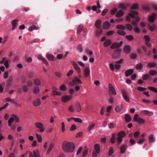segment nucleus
Returning <instances> with one entry per match:
<instances>
[{
	"label": "nucleus",
	"mask_w": 157,
	"mask_h": 157,
	"mask_svg": "<svg viewBox=\"0 0 157 157\" xmlns=\"http://www.w3.org/2000/svg\"><path fill=\"white\" fill-rule=\"evenodd\" d=\"M138 12L136 11H133L128 13V14L131 17L134 18L135 17V15H137Z\"/></svg>",
	"instance_id": "obj_37"
},
{
	"label": "nucleus",
	"mask_w": 157,
	"mask_h": 157,
	"mask_svg": "<svg viewBox=\"0 0 157 157\" xmlns=\"http://www.w3.org/2000/svg\"><path fill=\"white\" fill-rule=\"evenodd\" d=\"M47 58L50 60L53 61L54 60V56L51 54H47L46 55Z\"/></svg>",
	"instance_id": "obj_35"
},
{
	"label": "nucleus",
	"mask_w": 157,
	"mask_h": 157,
	"mask_svg": "<svg viewBox=\"0 0 157 157\" xmlns=\"http://www.w3.org/2000/svg\"><path fill=\"white\" fill-rule=\"evenodd\" d=\"M85 52L88 55H89L90 56H92L93 54V52L90 51L89 49H86L85 50Z\"/></svg>",
	"instance_id": "obj_53"
},
{
	"label": "nucleus",
	"mask_w": 157,
	"mask_h": 157,
	"mask_svg": "<svg viewBox=\"0 0 157 157\" xmlns=\"http://www.w3.org/2000/svg\"><path fill=\"white\" fill-rule=\"evenodd\" d=\"M73 73V71L72 70H71L68 71L67 73V75L68 77H69Z\"/></svg>",
	"instance_id": "obj_64"
},
{
	"label": "nucleus",
	"mask_w": 157,
	"mask_h": 157,
	"mask_svg": "<svg viewBox=\"0 0 157 157\" xmlns=\"http://www.w3.org/2000/svg\"><path fill=\"white\" fill-rule=\"evenodd\" d=\"M101 8V6L99 2H98L97 3V6H94L92 7V10L94 11H97V13H100L101 12V10H100Z\"/></svg>",
	"instance_id": "obj_10"
},
{
	"label": "nucleus",
	"mask_w": 157,
	"mask_h": 157,
	"mask_svg": "<svg viewBox=\"0 0 157 157\" xmlns=\"http://www.w3.org/2000/svg\"><path fill=\"white\" fill-rule=\"evenodd\" d=\"M83 28V26L82 25H80L78 28L77 33H80L82 31Z\"/></svg>",
	"instance_id": "obj_48"
},
{
	"label": "nucleus",
	"mask_w": 157,
	"mask_h": 157,
	"mask_svg": "<svg viewBox=\"0 0 157 157\" xmlns=\"http://www.w3.org/2000/svg\"><path fill=\"white\" fill-rule=\"evenodd\" d=\"M133 72V70L132 69H129L125 72V75L126 77H128Z\"/></svg>",
	"instance_id": "obj_25"
},
{
	"label": "nucleus",
	"mask_w": 157,
	"mask_h": 157,
	"mask_svg": "<svg viewBox=\"0 0 157 157\" xmlns=\"http://www.w3.org/2000/svg\"><path fill=\"white\" fill-rule=\"evenodd\" d=\"M141 113L143 115H147L149 116H151L153 115V112L146 110L141 111Z\"/></svg>",
	"instance_id": "obj_13"
},
{
	"label": "nucleus",
	"mask_w": 157,
	"mask_h": 157,
	"mask_svg": "<svg viewBox=\"0 0 157 157\" xmlns=\"http://www.w3.org/2000/svg\"><path fill=\"white\" fill-rule=\"evenodd\" d=\"M123 106L122 105H118L115 107V110L117 112L119 113L123 109Z\"/></svg>",
	"instance_id": "obj_22"
},
{
	"label": "nucleus",
	"mask_w": 157,
	"mask_h": 157,
	"mask_svg": "<svg viewBox=\"0 0 157 157\" xmlns=\"http://www.w3.org/2000/svg\"><path fill=\"white\" fill-rule=\"evenodd\" d=\"M157 71L154 70H151L149 71V74L151 75H156Z\"/></svg>",
	"instance_id": "obj_52"
},
{
	"label": "nucleus",
	"mask_w": 157,
	"mask_h": 157,
	"mask_svg": "<svg viewBox=\"0 0 157 157\" xmlns=\"http://www.w3.org/2000/svg\"><path fill=\"white\" fill-rule=\"evenodd\" d=\"M71 96H63L61 98L62 101L63 102L65 103L71 99Z\"/></svg>",
	"instance_id": "obj_16"
},
{
	"label": "nucleus",
	"mask_w": 157,
	"mask_h": 157,
	"mask_svg": "<svg viewBox=\"0 0 157 157\" xmlns=\"http://www.w3.org/2000/svg\"><path fill=\"white\" fill-rule=\"evenodd\" d=\"M156 65V64L154 62H150L148 63L147 66L149 68L154 67Z\"/></svg>",
	"instance_id": "obj_43"
},
{
	"label": "nucleus",
	"mask_w": 157,
	"mask_h": 157,
	"mask_svg": "<svg viewBox=\"0 0 157 157\" xmlns=\"http://www.w3.org/2000/svg\"><path fill=\"white\" fill-rule=\"evenodd\" d=\"M126 135V133L125 132L122 131L119 132L117 134V143L119 145L122 141V138L124 137Z\"/></svg>",
	"instance_id": "obj_2"
},
{
	"label": "nucleus",
	"mask_w": 157,
	"mask_h": 157,
	"mask_svg": "<svg viewBox=\"0 0 157 157\" xmlns=\"http://www.w3.org/2000/svg\"><path fill=\"white\" fill-rule=\"evenodd\" d=\"M71 62L75 69L77 71V72L78 73H80L81 72V69L76 63L74 61H72Z\"/></svg>",
	"instance_id": "obj_8"
},
{
	"label": "nucleus",
	"mask_w": 157,
	"mask_h": 157,
	"mask_svg": "<svg viewBox=\"0 0 157 157\" xmlns=\"http://www.w3.org/2000/svg\"><path fill=\"white\" fill-rule=\"evenodd\" d=\"M126 38L128 40L131 41L134 39V37L132 35H127L126 36Z\"/></svg>",
	"instance_id": "obj_54"
},
{
	"label": "nucleus",
	"mask_w": 157,
	"mask_h": 157,
	"mask_svg": "<svg viewBox=\"0 0 157 157\" xmlns=\"http://www.w3.org/2000/svg\"><path fill=\"white\" fill-rule=\"evenodd\" d=\"M4 63V64L6 68H8L9 65L8 64V61L6 59L5 57H3L2 60L0 61V64Z\"/></svg>",
	"instance_id": "obj_12"
},
{
	"label": "nucleus",
	"mask_w": 157,
	"mask_h": 157,
	"mask_svg": "<svg viewBox=\"0 0 157 157\" xmlns=\"http://www.w3.org/2000/svg\"><path fill=\"white\" fill-rule=\"evenodd\" d=\"M115 134H113L112 135V137L110 139V141L112 144H114L115 143Z\"/></svg>",
	"instance_id": "obj_42"
},
{
	"label": "nucleus",
	"mask_w": 157,
	"mask_h": 157,
	"mask_svg": "<svg viewBox=\"0 0 157 157\" xmlns=\"http://www.w3.org/2000/svg\"><path fill=\"white\" fill-rule=\"evenodd\" d=\"M90 71L89 67H86L84 70V75L85 77H87L90 75Z\"/></svg>",
	"instance_id": "obj_19"
},
{
	"label": "nucleus",
	"mask_w": 157,
	"mask_h": 157,
	"mask_svg": "<svg viewBox=\"0 0 157 157\" xmlns=\"http://www.w3.org/2000/svg\"><path fill=\"white\" fill-rule=\"evenodd\" d=\"M124 14V13L123 11L121 10H120L116 13V17H119L122 16Z\"/></svg>",
	"instance_id": "obj_26"
},
{
	"label": "nucleus",
	"mask_w": 157,
	"mask_h": 157,
	"mask_svg": "<svg viewBox=\"0 0 157 157\" xmlns=\"http://www.w3.org/2000/svg\"><path fill=\"white\" fill-rule=\"evenodd\" d=\"M11 116L13 117L14 120L16 123H18L20 121V119L19 117L16 114H13L11 115Z\"/></svg>",
	"instance_id": "obj_29"
},
{
	"label": "nucleus",
	"mask_w": 157,
	"mask_h": 157,
	"mask_svg": "<svg viewBox=\"0 0 157 157\" xmlns=\"http://www.w3.org/2000/svg\"><path fill=\"white\" fill-rule=\"evenodd\" d=\"M121 50L120 49H117L116 50L112 55L113 58L114 59H117L120 58L121 56Z\"/></svg>",
	"instance_id": "obj_5"
},
{
	"label": "nucleus",
	"mask_w": 157,
	"mask_h": 157,
	"mask_svg": "<svg viewBox=\"0 0 157 157\" xmlns=\"http://www.w3.org/2000/svg\"><path fill=\"white\" fill-rule=\"evenodd\" d=\"M130 3L124 4L123 3H120L119 4V7L122 9L125 10L128 6H130Z\"/></svg>",
	"instance_id": "obj_15"
},
{
	"label": "nucleus",
	"mask_w": 157,
	"mask_h": 157,
	"mask_svg": "<svg viewBox=\"0 0 157 157\" xmlns=\"http://www.w3.org/2000/svg\"><path fill=\"white\" fill-rule=\"evenodd\" d=\"M143 66V64L142 63H138L136 65V68L137 69H140L142 68Z\"/></svg>",
	"instance_id": "obj_57"
},
{
	"label": "nucleus",
	"mask_w": 157,
	"mask_h": 157,
	"mask_svg": "<svg viewBox=\"0 0 157 157\" xmlns=\"http://www.w3.org/2000/svg\"><path fill=\"white\" fill-rule=\"evenodd\" d=\"M123 97L125 101L128 102H130V99L129 98V94L128 91L124 90H122Z\"/></svg>",
	"instance_id": "obj_6"
},
{
	"label": "nucleus",
	"mask_w": 157,
	"mask_h": 157,
	"mask_svg": "<svg viewBox=\"0 0 157 157\" xmlns=\"http://www.w3.org/2000/svg\"><path fill=\"white\" fill-rule=\"evenodd\" d=\"M125 26L126 29L128 30L131 31L132 30L133 27L131 25L129 24H126Z\"/></svg>",
	"instance_id": "obj_46"
},
{
	"label": "nucleus",
	"mask_w": 157,
	"mask_h": 157,
	"mask_svg": "<svg viewBox=\"0 0 157 157\" xmlns=\"http://www.w3.org/2000/svg\"><path fill=\"white\" fill-rule=\"evenodd\" d=\"M126 147L124 145H122L121 148L120 152L121 153H124L126 151Z\"/></svg>",
	"instance_id": "obj_44"
},
{
	"label": "nucleus",
	"mask_w": 157,
	"mask_h": 157,
	"mask_svg": "<svg viewBox=\"0 0 157 157\" xmlns=\"http://www.w3.org/2000/svg\"><path fill=\"white\" fill-rule=\"evenodd\" d=\"M34 84L37 85H39L40 84V81L39 79H36L34 80Z\"/></svg>",
	"instance_id": "obj_58"
},
{
	"label": "nucleus",
	"mask_w": 157,
	"mask_h": 157,
	"mask_svg": "<svg viewBox=\"0 0 157 157\" xmlns=\"http://www.w3.org/2000/svg\"><path fill=\"white\" fill-rule=\"evenodd\" d=\"M116 28L117 29H121L122 30H124L126 28L123 25H117Z\"/></svg>",
	"instance_id": "obj_39"
},
{
	"label": "nucleus",
	"mask_w": 157,
	"mask_h": 157,
	"mask_svg": "<svg viewBox=\"0 0 157 157\" xmlns=\"http://www.w3.org/2000/svg\"><path fill=\"white\" fill-rule=\"evenodd\" d=\"M18 21V20L17 19H15L12 21L11 24L12 25V30H14L16 27L17 26V23Z\"/></svg>",
	"instance_id": "obj_18"
},
{
	"label": "nucleus",
	"mask_w": 157,
	"mask_h": 157,
	"mask_svg": "<svg viewBox=\"0 0 157 157\" xmlns=\"http://www.w3.org/2000/svg\"><path fill=\"white\" fill-rule=\"evenodd\" d=\"M40 91V89L38 86H35L33 88V93L35 94H37Z\"/></svg>",
	"instance_id": "obj_32"
},
{
	"label": "nucleus",
	"mask_w": 157,
	"mask_h": 157,
	"mask_svg": "<svg viewBox=\"0 0 157 157\" xmlns=\"http://www.w3.org/2000/svg\"><path fill=\"white\" fill-rule=\"evenodd\" d=\"M37 57L39 60L42 61L46 65H49V63L47 60L41 55H39L37 56Z\"/></svg>",
	"instance_id": "obj_11"
},
{
	"label": "nucleus",
	"mask_w": 157,
	"mask_h": 157,
	"mask_svg": "<svg viewBox=\"0 0 157 157\" xmlns=\"http://www.w3.org/2000/svg\"><path fill=\"white\" fill-rule=\"evenodd\" d=\"M40 153L38 149L33 151V152H29V157H40L39 156Z\"/></svg>",
	"instance_id": "obj_7"
},
{
	"label": "nucleus",
	"mask_w": 157,
	"mask_h": 157,
	"mask_svg": "<svg viewBox=\"0 0 157 157\" xmlns=\"http://www.w3.org/2000/svg\"><path fill=\"white\" fill-rule=\"evenodd\" d=\"M88 151L87 149H86L83 151L82 156L83 157H85L87 154Z\"/></svg>",
	"instance_id": "obj_60"
},
{
	"label": "nucleus",
	"mask_w": 157,
	"mask_h": 157,
	"mask_svg": "<svg viewBox=\"0 0 157 157\" xmlns=\"http://www.w3.org/2000/svg\"><path fill=\"white\" fill-rule=\"evenodd\" d=\"M110 23L108 21L104 22L102 25L103 28L105 29H109L110 28Z\"/></svg>",
	"instance_id": "obj_14"
},
{
	"label": "nucleus",
	"mask_w": 157,
	"mask_h": 157,
	"mask_svg": "<svg viewBox=\"0 0 157 157\" xmlns=\"http://www.w3.org/2000/svg\"><path fill=\"white\" fill-rule=\"evenodd\" d=\"M136 89L137 90L140 91H144L146 89V88L139 86L136 87Z\"/></svg>",
	"instance_id": "obj_55"
},
{
	"label": "nucleus",
	"mask_w": 157,
	"mask_h": 157,
	"mask_svg": "<svg viewBox=\"0 0 157 157\" xmlns=\"http://www.w3.org/2000/svg\"><path fill=\"white\" fill-rule=\"evenodd\" d=\"M113 153V147H111L109 149V150L108 153L109 155H111Z\"/></svg>",
	"instance_id": "obj_63"
},
{
	"label": "nucleus",
	"mask_w": 157,
	"mask_h": 157,
	"mask_svg": "<svg viewBox=\"0 0 157 157\" xmlns=\"http://www.w3.org/2000/svg\"><path fill=\"white\" fill-rule=\"evenodd\" d=\"M38 29L39 28L38 27H36L35 25H32L29 28L28 30L30 32H32L34 30H38Z\"/></svg>",
	"instance_id": "obj_34"
},
{
	"label": "nucleus",
	"mask_w": 157,
	"mask_h": 157,
	"mask_svg": "<svg viewBox=\"0 0 157 157\" xmlns=\"http://www.w3.org/2000/svg\"><path fill=\"white\" fill-rule=\"evenodd\" d=\"M125 121L128 123L130 122L132 120V118L128 114H127L125 116Z\"/></svg>",
	"instance_id": "obj_30"
},
{
	"label": "nucleus",
	"mask_w": 157,
	"mask_h": 157,
	"mask_svg": "<svg viewBox=\"0 0 157 157\" xmlns=\"http://www.w3.org/2000/svg\"><path fill=\"white\" fill-rule=\"evenodd\" d=\"M133 120L135 122H137L139 124H144L145 123V120L139 117L138 114H137L134 116Z\"/></svg>",
	"instance_id": "obj_3"
},
{
	"label": "nucleus",
	"mask_w": 157,
	"mask_h": 157,
	"mask_svg": "<svg viewBox=\"0 0 157 157\" xmlns=\"http://www.w3.org/2000/svg\"><path fill=\"white\" fill-rule=\"evenodd\" d=\"M112 43L111 40L109 39L106 40L103 44V46L105 47H106L109 46Z\"/></svg>",
	"instance_id": "obj_21"
},
{
	"label": "nucleus",
	"mask_w": 157,
	"mask_h": 157,
	"mask_svg": "<svg viewBox=\"0 0 157 157\" xmlns=\"http://www.w3.org/2000/svg\"><path fill=\"white\" fill-rule=\"evenodd\" d=\"M62 148L64 152L71 153L74 150L75 146L73 143L65 141L62 144Z\"/></svg>",
	"instance_id": "obj_1"
},
{
	"label": "nucleus",
	"mask_w": 157,
	"mask_h": 157,
	"mask_svg": "<svg viewBox=\"0 0 157 157\" xmlns=\"http://www.w3.org/2000/svg\"><path fill=\"white\" fill-rule=\"evenodd\" d=\"M131 48L130 46L128 45H126L124 48V52L127 54L131 52Z\"/></svg>",
	"instance_id": "obj_17"
},
{
	"label": "nucleus",
	"mask_w": 157,
	"mask_h": 157,
	"mask_svg": "<svg viewBox=\"0 0 157 157\" xmlns=\"http://www.w3.org/2000/svg\"><path fill=\"white\" fill-rule=\"evenodd\" d=\"M156 16V14L153 13L152 16H149L148 18V21L151 22H153L154 21Z\"/></svg>",
	"instance_id": "obj_24"
},
{
	"label": "nucleus",
	"mask_w": 157,
	"mask_h": 157,
	"mask_svg": "<svg viewBox=\"0 0 157 157\" xmlns=\"http://www.w3.org/2000/svg\"><path fill=\"white\" fill-rule=\"evenodd\" d=\"M36 135L37 138L38 142H41L42 141V139L41 136L37 133L36 134Z\"/></svg>",
	"instance_id": "obj_45"
},
{
	"label": "nucleus",
	"mask_w": 157,
	"mask_h": 157,
	"mask_svg": "<svg viewBox=\"0 0 157 157\" xmlns=\"http://www.w3.org/2000/svg\"><path fill=\"white\" fill-rule=\"evenodd\" d=\"M52 93L53 96H60L62 95V93L60 92L57 91L56 90H53Z\"/></svg>",
	"instance_id": "obj_27"
},
{
	"label": "nucleus",
	"mask_w": 157,
	"mask_h": 157,
	"mask_svg": "<svg viewBox=\"0 0 157 157\" xmlns=\"http://www.w3.org/2000/svg\"><path fill=\"white\" fill-rule=\"evenodd\" d=\"M75 108L77 111L78 112H80L82 109V108L80 103L78 102L75 105Z\"/></svg>",
	"instance_id": "obj_36"
},
{
	"label": "nucleus",
	"mask_w": 157,
	"mask_h": 157,
	"mask_svg": "<svg viewBox=\"0 0 157 157\" xmlns=\"http://www.w3.org/2000/svg\"><path fill=\"white\" fill-rule=\"evenodd\" d=\"M41 104L40 99L39 98H37L33 102V105L35 106H39Z\"/></svg>",
	"instance_id": "obj_20"
},
{
	"label": "nucleus",
	"mask_w": 157,
	"mask_h": 157,
	"mask_svg": "<svg viewBox=\"0 0 157 157\" xmlns=\"http://www.w3.org/2000/svg\"><path fill=\"white\" fill-rule=\"evenodd\" d=\"M119 47L118 43L116 42H114L110 46V48L112 49H114Z\"/></svg>",
	"instance_id": "obj_38"
},
{
	"label": "nucleus",
	"mask_w": 157,
	"mask_h": 157,
	"mask_svg": "<svg viewBox=\"0 0 157 157\" xmlns=\"http://www.w3.org/2000/svg\"><path fill=\"white\" fill-rule=\"evenodd\" d=\"M71 118L76 122L80 123H82V120L81 118L76 117H72Z\"/></svg>",
	"instance_id": "obj_33"
},
{
	"label": "nucleus",
	"mask_w": 157,
	"mask_h": 157,
	"mask_svg": "<svg viewBox=\"0 0 157 157\" xmlns=\"http://www.w3.org/2000/svg\"><path fill=\"white\" fill-rule=\"evenodd\" d=\"M117 33L119 35L124 36L125 35V32L123 30H119L117 32Z\"/></svg>",
	"instance_id": "obj_41"
},
{
	"label": "nucleus",
	"mask_w": 157,
	"mask_h": 157,
	"mask_svg": "<svg viewBox=\"0 0 157 157\" xmlns=\"http://www.w3.org/2000/svg\"><path fill=\"white\" fill-rule=\"evenodd\" d=\"M14 121V119L13 117H11L10 118L8 121V125L9 126H11L12 123Z\"/></svg>",
	"instance_id": "obj_49"
},
{
	"label": "nucleus",
	"mask_w": 157,
	"mask_h": 157,
	"mask_svg": "<svg viewBox=\"0 0 157 157\" xmlns=\"http://www.w3.org/2000/svg\"><path fill=\"white\" fill-rule=\"evenodd\" d=\"M139 5L137 3H135L133 4L131 7V9H137L138 8Z\"/></svg>",
	"instance_id": "obj_51"
},
{
	"label": "nucleus",
	"mask_w": 157,
	"mask_h": 157,
	"mask_svg": "<svg viewBox=\"0 0 157 157\" xmlns=\"http://www.w3.org/2000/svg\"><path fill=\"white\" fill-rule=\"evenodd\" d=\"M94 148L95 151L97 152L98 153H99L100 149V145L99 144H96L94 146Z\"/></svg>",
	"instance_id": "obj_31"
},
{
	"label": "nucleus",
	"mask_w": 157,
	"mask_h": 157,
	"mask_svg": "<svg viewBox=\"0 0 157 157\" xmlns=\"http://www.w3.org/2000/svg\"><path fill=\"white\" fill-rule=\"evenodd\" d=\"M23 90L24 92H26L28 90V86L26 85H24L23 87Z\"/></svg>",
	"instance_id": "obj_61"
},
{
	"label": "nucleus",
	"mask_w": 157,
	"mask_h": 157,
	"mask_svg": "<svg viewBox=\"0 0 157 157\" xmlns=\"http://www.w3.org/2000/svg\"><path fill=\"white\" fill-rule=\"evenodd\" d=\"M54 147V145L52 144H50V146L48 149L47 152V154H49L50 152H51V151L52 150V149H53Z\"/></svg>",
	"instance_id": "obj_47"
},
{
	"label": "nucleus",
	"mask_w": 157,
	"mask_h": 157,
	"mask_svg": "<svg viewBox=\"0 0 157 157\" xmlns=\"http://www.w3.org/2000/svg\"><path fill=\"white\" fill-rule=\"evenodd\" d=\"M109 92H111L113 95H115L117 94V93L115 89L112 84H109Z\"/></svg>",
	"instance_id": "obj_9"
},
{
	"label": "nucleus",
	"mask_w": 157,
	"mask_h": 157,
	"mask_svg": "<svg viewBox=\"0 0 157 157\" xmlns=\"http://www.w3.org/2000/svg\"><path fill=\"white\" fill-rule=\"evenodd\" d=\"M35 127L39 129V131L41 132H44L45 129L44 127V125L42 123L40 122H37L34 123Z\"/></svg>",
	"instance_id": "obj_4"
},
{
	"label": "nucleus",
	"mask_w": 157,
	"mask_h": 157,
	"mask_svg": "<svg viewBox=\"0 0 157 157\" xmlns=\"http://www.w3.org/2000/svg\"><path fill=\"white\" fill-rule=\"evenodd\" d=\"M61 131L63 132H64L65 131V125L63 122H62L61 124Z\"/></svg>",
	"instance_id": "obj_56"
},
{
	"label": "nucleus",
	"mask_w": 157,
	"mask_h": 157,
	"mask_svg": "<svg viewBox=\"0 0 157 157\" xmlns=\"http://www.w3.org/2000/svg\"><path fill=\"white\" fill-rule=\"evenodd\" d=\"M148 88L149 89L151 90L154 92L157 93V89L156 88L153 87L148 86Z\"/></svg>",
	"instance_id": "obj_59"
},
{
	"label": "nucleus",
	"mask_w": 157,
	"mask_h": 157,
	"mask_svg": "<svg viewBox=\"0 0 157 157\" xmlns=\"http://www.w3.org/2000/svg\"><path fill=\"white\" fill-rule=\"evenodd\" d=\"M101 21L99 19H98L95 23V27L98 29H99L101 27Z\"/></svg>",
	"instance_id": "obj_23"
},
{
	"label": "nucleus",
	"mask_w": 157,
	"mask_h": 157,
	"mask_svg": "<svg viewBox=\"0 0 157 157\" xmlns=\"http://www.w3.org/2000/svg\"><path fill=\"white\" fill-rule=\"evenodd\" d=\"M95 125V124L92 123L90 124L87 128V130L89 132L91 131L94 128Z\"/></svg>",
	"instance_id": "obj_28"
},
{
	"label": "nucleus",
	"mask_w": 157,
	"mask_h": 157,
	"mask_svg": "<svg viewBox=\"0 0 157 157\" xmlns=\"http://www.w3.org/2000/svg\"><path fill=\"white\" fill-rule=\"evenodd\" d=\"M59 89L62 91H65L67 90V87L64 84H62L60 86Z\"/></svg>",
	"instance_id": "obj_50"
},
{
	"label": "nucleus",
	"mask_w": 157,
	"mask_h": 157,
	"mask_svg": "<svg viewBox=\"0 0 157 157\" xmlns=\"http://www.w3.org/2000/svg\"><path fill=\"white\" fill-rule=\"evenodd\" d=\"M103 32V31L101 30L99 31H97L96 32V34L97 36H99L101 35Z\"/></svg>",
	"instance_id": "obj_62"
},
{
	"label": "nucleus",
	"mask_w": 157,
	"mask_h": 157,
	"mask_svg": "<svg viewBox=\"0 0 157 157\" xmlns=\"http://www.w3.org/2000/svg\"><path fill=\"white\" fill-rule=\"evenodd\" d=\"M148 139L150 143H153L155 141V138L153 137V134H151L149 136Z\"/></svg>",
	"instance_id": "obj_40"
}]
</instances>
